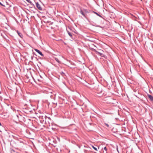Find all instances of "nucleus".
Returning a JSON list of instances; mask_svg holds the SVG:
<instances>
[{
	"label": "nucleus",
	"instance_id": "obj_15",
	"mask_svg": "<svg viewBox=\"0 0 153 153\" xmlns=\"http://www.w3.org/2000/svg\"><path fill=\"white\" fill-rule=\"evenodd\" d=\"M63 76L64 75H65V74L63 73V72L62 71L60 73Z\"/></svg>",
	"mask_w": 153,
	"mask_h": 153
},
{
	"label": "nucleus",
	"instance_id": "obj_16",
	"mask_svg": "<svg viewBox=\"0 0 153 153\" xmlns=\"http://www.w3.org/2000/svg\"><path fill=\"white\" fill-rule=\"evenodd\" d=\"M0 4L1 5V6H3V7H5V5H4L3 4H2L0 2Z\"/></svg>",
	"mask_w": 153,
	"mask_h": 153
},
{
	"label": "nucleus",
	"instance_id": "obj_2",
	"mask_svg": "<svg viewBox=\"0 0 153 153\" xmlns=\"http://www.w3.org/2000/svg\"><path fill=\"white\" fill-rule=\"evenodd\" d=\"M16 146L18 147H20L21 146L20 144H24V140L22 139L19 138L18 141H16L15 142Z\"/></svg>",
	"mask_w": 153,
	"mask_h": 153
},
{
	"label": "nucleus",
	"instance_id": "obj_9",
	"mask_svg": "<svg viewBox=\"0 0 153 153\" xmlns=\"http://www.w3.org/2000/svg\"><path fill=\"white\" fill-rule=\"evenodd\" d=\"M55 60L58 63H60V62L59 60V59L58 58H55Z\"/></svg>",
	"mask_w": 153,
	"mask_h": 153
},
{
	"label": "nucleus",
	"instance_id": "obj_12",
	"mask_svg": "<svg viewBox=\"0 0 153 153\" xmlns=\"http://www.w3.org/2000/svg\"><path fill=\"white\" fill-rule=\"evenodd\" d=\"M94 12L96 14H97V16H100V17H101V18H102V16L100 15L98 13L96 12Z\"/></svg>",
	"mask_w": 153,
	"mask_h": 153
},
{
	"label": "nucleus",
	"instance_id": "obj_24",
	"mask_svg": "<svg viewBox=\"0 0 153 153\" xmlns=\"http://www.w3.org/2000/svg\"><path fill=\"white\" fill-rule=\"evenodd\" d=\"M102 91H101V93H102Z\"/></svg>",
	"mask_w": 153,
	"mask_h": 153
},
{
	"label": "nucleus",
	"instance_id": "obj_11",
	"mask_svg": "<svg viewBox=\"0 0 153 153\" xmlns=\"http://www.w3.org/2000/svg\"><path fill=\"white\" fill-rule=\"evenodd\" d=\"M67 32H68V35H69V36L71 37L72 38V34L69 31H67Z\"/></svg>",
	"mask_w": 153,
	"mask_h": 153
},
{
	"label": "nucleus",
	"instance_id": "obj_19",
	"mask_svg": "<svg viewBox=\"0 0 153 153\" xmlns=\"http://www.w3.org/2000/svg\"><path fill=\"white\" fill-rule=\"evenodd\" d=\"M86 151H87V150H84V152H85V153H86Z\"/></svg>",
	"mask_w": 153,
	"mask_h": 153
},
{
	"label": "nucleus",
	"instance_id": "obj_10",
	"mask_svg": "<svg viewBox=\"0 0 153 153\" xmlns=\"http://www.w3.org/2000/svg\"><path fill=\"white\" fill-rule=\"evenodd\" d=\"M97 52V53H98V55H99L100 56H103V55L102 53H100L98 52Z\"/></svg>",
	"mask_w": 153,
	"mask_h": 153
},
{
	"label": "nucleus",
	"instance_id": "obj_25",
	"mask_svg": "<svg viewBox=\"0 0 153 153\" xmlns=\"http://www.w3.org/2000/svg\"><path fill=\"white\" fill-rule=\"evenodd\" d=\"M142 1V0H141Z\"/></svg>",
	"mask_w": 153,
	"mask_h": 153
},
{
	"label": "nucleus",
	"instance_id": "obj_7",
	"mask_svg": "<svg viewBox=\"0 0 153 153\" xmlns=\"http://www.w3.org/2000/svg\"><path fill=\"white\" fill-rule=\"evenodd\" d=\"M12 136L13 137V138L14 139L16 140V141H18V139H19V138L18 137H17L16 136H14L13 135H12Z\"/></svg>",
	"mask_w": 153,
	"mask_h": 153
},
{
	"label": "nucleus",
	"instance_id": "obj_6",
	"mask_svg": "<svg viewBox=\"0 0 153 153\" xmlns=\"http://www.w3.org/2000/svg\"><path fill=\"white\" fill-rule=\"evenodd\" d=\"M148 97L149 98L150 100L152 101H153V96L150 94H147Z\"/></svg>",
	"mask_w": 153,
	"mask_h": 153
},
{
	"label": "nucleus",
	"instance_id": "obj_20",
	"mask_svg": "<svg viewBox=\"0 0 153 153\" xmlns=\"http://www.w3.org/2000/svg\"><path fill=\"white\" fill-rule=\"evenodd\" d=\"M12 151L14 152V150L13 149H12L11 150V152H12Z\"/></svg>",
	"mask_w": 153,
	"mask_h": 153
},
{
	"label": "nucleus",
	"instance_id": "obj_3",
	"mask_svg": "<svg viewBox=\"0 0 153 153\" xmlns=\"http://www.w3.org/2000/svg\"><path fill=\"white\" fill-rule=\"evenodd\" d=\"M36 5L37 8L40 10H42V8L41 7L40 5L39 4L38 2H36Z\"/></svg>",
	"mask_w": 153,
	"mask_h": 153
},
{
	"label": "nucleus",
	"instance_id": "obj_22",
	"mask_svg": "<svg viewBox=\"0 0 153 153\" xmlns=\"http://www.w3.org/2000/svg\"><path fill=\"white\" fill-rule=\"evenodd\" d=\"M117 151H118V148H117Z\"/></svg>",
	"mask_w": 153,
	"mask_h": 153
},
{
	"label": "nucleus",
	"instance_id": "obj_8",
	"mask_svg": "<svg viewBox=\"0 0 153 153\" xmlns=\"http://www.w3.org/2000/svg\"><path fill=\"white\" fill-rule=\"evenodd\" d=\"M80 13L83 16H85V14L83 12L82 10H81L80 11Z\"/></svg>",
	"mask_w": 153,
	"mask_h": 153
},
{
	"label": "nucleus",
	"instance_id": "obj_17",
	"mask_svg": "<svg viewBox=\"0 0 153 153\" xmlns=\"http://www.w3.org/2000/svg\"><path fill=\"white\" fill-rule=\"evenodd\" d=\"M104 149L106 152L107 151V148L106 147H104Z\"/></svg>",
	"mask_w": 153,
	"mask_h": 153
},
{
	"label": "nucleus",
	"instance_id": "obj_5",
	"mask_svg": "<svg viewBox=\"0 0 153 153\" xmlns=\"http://www.w3.org/2000/svg\"><path fill=\"white\" fill-rule=\"evenodd\" d=\"M16 32L17 33L19 36L21 38H23V35L22 34L20 33V32L18 31V30H16Z\"/></svg>",
	"mask_w": 153,
	"mask_h": 153
},
{
	"label": "nucleus",
	"instance_id": "obj_14",
	"mask_svg": "<svg viewBox=\"0 0 153 153\" xmlns=\"http://www.w3.org/2000/svg\"><path fill=\"white\" fill-rule=\"evenodd\" d=\"M28 3H30V4H31L32 2L30 0H26Z\"/></svg>",
	"mask_w": 153,
	"mask_h": 153
},
{
	"label": "nucleus",
	"instance_id": "obj_1",
	"mask_svg": "<svg viewBox=\"0 0 153 153\" xmlns=\"http://www.w3.org/2000/svg\"><path fill=\"white\" fill-rule=\"evenodd\" d=\"M15 120H17L19 121L22 122L24 120V117L19 114H16L14 116Z\"/></svg>",
	"mask_w": 153,
	"mask_h": 153
},
{
	"label": "nucleus",
	"instance_id": "obj_18",
	"mask_svg": "<svg viewBox=\"0 0 153 153\" xmlns=\"http://www.w3.org/2000/svg\"><path fill=\"white\" fill-rule=\"evenodd\" d=\"M105 125L107 127H109V125L108 124H107L106 123H105Z\"/></svg>",
	"mask_w": 153,
	"mask_h": 153
},
{
	"label": "nucleus",
	"instance_id": "obj_23",
	"mask_svg": "<svg viewBox=\"0 0 153 153\" xmlns=\"http://www.w3.org/2000/svg\"><path fill=\"white\" fill-rule=\"evenodd\" d=\"M50 93L52 94V92H50Z\"/></svg>",
	"mask_w": 153,
	"mask_h": 153
},
{
	"label": "nucleus",
	"instance_id": "obj_21",
	"mask_svg": "<svg viewBox=\"0 0 153 153\" xmlns=\"http://www.w3.org/2000/svg\"><path fill=\"white\" fill-rule=\"evenodd\" d=\"M33 56H31V58L32 59H33Z\"/></svg>",
	"mask_w": 153,
	"mask_h": 153
},
{
	"label": "nucleus",
	"instance_id": "obj_13",
	"mask_svg": "<svg viewBox=\"0 0 153 153\" xmlns=\"http://www.w3.org/2000/svg\"><path fill=\"white\" fill-rule=\"evenodd\" d=\"M92 147L95 150H96V151H97V149L96 147H95L94 146H92Z\"/></svg>",
	"mask_w": 153,
	"mask_h": 153
},
{
	"label": "nucleus",
	"instance_id": "obj_4",
	"mask_svg": "<svg viewBox=\"0 0 153 153\" xmlns=\"http://www.w3.org/2000/svg\"><path fill=\"white\" fill-rule=\"evenodd\" d=\"M34 50L35 51H36L37 52L39 53L41 56H44V55L42 53V52H41L39 50L36 49H34Z\"/></svg>",
	"mask_w": 153,
	"mask_h": 153
}]
</instances>
